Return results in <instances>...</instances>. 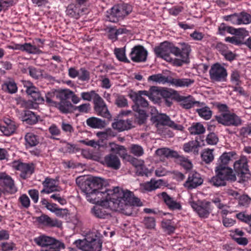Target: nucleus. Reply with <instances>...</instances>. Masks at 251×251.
<instances>
[{
    "mask_svg": "<svg viewBox=\"0 0 251 251\" xmlns=\"http://www.w3.org/2000/svg\"><path fill=\"white\" fill-rule=\"evenodd\" d=\"M109 146L111 151L118 154L121 157L125 159L127 156H130L127 154L126 150L124 146L116 144L114 143H110Z\"/></svg>",
    "mask_w": 251,
    "mask_h": 251,
    "instance_id": "26",
    "label": "nucleus"
},
{
    "mask_svg": "<svg viewBox=\"0 0 251 251\" xmlns=\"http://www.w3.org/2000/svg\"><path fill=\"white\" fill-rule=\"evenodd\" d=\"M235 153L233 151L225 152L219 158L218 165H224L227 166V164Z\"/></svg>",
    "mask_w": 251,
    "mask_h": 251,
    "instance_id": "35",
    "label": "nucleus"
},
{
    "mask_svg": "<svg viewBox=\"0 0 251 251\" xmlns=\"http://www.w3.org/2000/svg\"><path fill=\"white\" fill-rule=\"evenodd\" d=\"M209 182L212 185L216 187L225 186L226 184V180L217 174H216L215 176L211 177Z\"/></svg>",
    "mask_w": 251,
    "mask_h": 251,
    "instance_id": "37",
    "label": "nucleus"
},
{
    "mask_svg": "<svg viewBox=\"0 0 251 251\" xmlns=\"http://www.w3.org/2000/svg\"><path fill=\"white\" fill-rule=\"evenodd\" d=\"M115 104L119 107H125L127 106L128 102L127 99L125 96L117 95L115 100Z\"/></svg>",
    "mask_w": 251,
    "mask_h": 251,
    "instance_id": "49",
    "label": "nucleus"
},
{
    "mask_svg": "<svg viewBox=\"0 0 251 251\" xmlns=\"http://www.w3.org/2000/svg\"><path fill=\"white\" fill-rule=\"evenodd\" d=\"M30 75L35 79H38L40 76H42V70L37 69L34 67H29L28 68Z\"/></svg>",
    "mask_w": 251,
    "mask_h": 251,
    "instance_id": "53",
    "label": "nucleus"
},
{
    "mask_svg": "<svg viewBox=\"0 0 251 251\" xmlns=\"http://www.w3.org/2000/svg\"><path fill=\"white\" fill-rule=\"evenodd\" d=\"M58 95V90H51L47 93L46 96V101L50 104H56L54 101L56 100H58L57 95Z\"/></svg>",
    "mask_w": 251,
    "mask_h": 251,
    "instance_id": "44",
    "label": "nucleus"
},
{
    "mask_svg": "<svg viewBox=\"0 0 251 251\" xmlns=\"http://www.w3.org/2000/svg\"><path fill=\"white\" fill-rule=\"evenodd\" d=\"M156 55L164 59L168 62L172 61V58L170 56V53L174 54L176 56H178L180 54V49L175 47L173 44L165 41L160 44L154 49Z\"/></svg>",
    "mask_w": 251,
    "mask_h": 251,
    "instance_id": "4",
    "label": "nucleus"
},
{
    "mask_svg": "<svg viewBox=\"0 0 251 251\" xmlns=\"http://www.w3.org/2000/svg\"><path fill=\"white\" fill-rule=\"evenodd\" d=\"M215 173L226 181H235L236 180V176L232 169L228 166L217 165L215 168Z\"/></svg>",
    "mask_w": 251,
    "mask_h": 251,
    "instance_id": "13",
    "label": "nucleus"
},
{
    "mask_svg": "<svg viewBox=\"0 0 251 251\" xmlns=\"http://www.w3.org/2000/svg\"><path fill=\"white\" fill-rule=\"evenodd\" d=\"M86 122L89 126L93 128H101L105 126L104 121L95 117L89 118Z\"/></svg>",
    "mask_w": 251,
    "mask_h": 251,
    "instance_id": "27",
    "label": "nucleus"
},
{
    "mask_svg": "<svg viewBox=\"0 0 251 251\" xmlns=\"http://www.w3.org/2000/svg\"><path fill=\"white\" fill-rule=\"evenodd\" d=\"M22 83L24 87L26 88L25 91L27 94L30 96L36 103L40 104L44 101L38 88L34 86L32 83L27 80H23Z\"/></svg>",
    "mask_w": 251,
    "mask_h": 251,
    "instance_id": "9",
    "label": "nucleus"
},
{
    "mask_svg": "<svg viewBox=\"0 0 251 251\" xmlns=\"http://www.w3.org/2000/svg\"><path fill=\"white\" fill-rule=\"evenodd\" d=\"M56 245L54 246H50L45 250L41 251H60V249H64L65 245L63 243L59 241L56 242Z\"/></svg>",
    "mask_w": 251,
    "mask_h": 251,
    "instance_id": "54",
    "label": "nucleus"
},
{
    "mask_svg": "<svg viewBox=\"0 0 251 251\" xmlns=\"http://www.w3.org/2000/svg\"><path fill=\"white\" fill-rule=\"evenodd\" d=\"M34 241L38 246L42 247H48L56 245V242L59 241L45 235H41L34 239Z\"/></svg>",
    "mask_w": 251,
    "mask_h": 251,
    "instance_id": "20",
    "label": "nucleus"
},
{
    "mask_svg": "<svg viewBox=\"0 0 251 251\" xmlns=\"http://www.w3.org/2000/svg\"><path fill=\"white\" fill-rule=\"evenodd\" d=\"M100 204L96 205L91 209L92 214L98 218L104 219L109 215L106 207L113 211H118L126 215H132L134 206H141L140 200L134 197L132 193L119 187L109 190L106 196L100 200Z\"/></svg>",
    "mask_w": 251,
    "mask_h": 251,
    "instance_id": "1",
    "label": "nucleus"
},
{
    "mask_svg": "<svg viewBox=\"0 0 251 251\" xmlns=\"http://www.w3.org/2000/svg\"><path fill=\"white\" fill-rule=\"evenodd\" d=\"M179 100L181 102V105L185 109H190L194 106L202 107L204 104L199 101H196L191 96L187 97L180 96Z\"/></svg>",
    "mask_w": 251,
    "mask_h": 251,
    "instance_id": "18",
    "label": "nucleus"
},
{
    "mask_svg": "<svg viewBox=\"0 0 251 251\" xmlns=\"http://www.w3.org/2000/svg\"><path fill=\"white\" fill-rule=\"evenodd\" d=\"M100 95L96 93L95 91H91L87 92H82L81 93V98L84 100H87L89 101H91L93 100V102Z\"/></svg>",
    "mask_w": 251,
    "mask_h": 251,
    "instance_id": "43",
    "label": "nucleus"
},
{
    "mask_svg": "<svg viewBox=\"0 0 251 251\" xmlns=\"http://www.w3.org/2000/svg\"><path fill=\"white\" fill-rule=\"evenodd\" d=\"M94 110L96 113L102 117L110 119L111 115L103 100L99 96L94 102Z\"/></svg>",
    "mask_w": 251,
    "mask_h": 251,
    "instance_id": "11",
    "label": "nucleus"
},
{
    "mask_svg": "<svg viewBox=\"0 0 251 251\" xmlns=\"http://www.w3.org/2000/svg\"><path fill=\"white\" fill-rule=\"evenodd\" d=\"M22 120L26 124L33 125L38 121L37 117L31 111L25 110L21 117Z\"/></svg>",
    "mask_w": 251,
    "mask_h": 251,
    "instance_id": "25",
    "label": "nucleus"
},
{
    "mask_svg": "<svg viewBox=\"0 0 251 251\" xmlns=\"http://www.w3.org/2000/svg\"><path fill=\"white\" fill-rule=\"evenodd\" d=\"M159 186L158 181H152L151 180L144 184V188L149 191H151L157 188Z\"/></svg>",
    "mask_w": 251,
    "mask_h": 251,
    "instance_id": "61",
    "label": "nucleus"
},
{
    "mask_svg": "<svg viewBox=\"0 0 251 251\" xmlns=\"http://www.w3.org/2000/svg\"><path fill=\"white\" fill-rule=\"evenodd\" d=\"M147 50L141 45L134 46L129 54L131 59L135 62L145 61L147 60Z\"/></svg>",
    "mask_w": 251,
    "mask_h": 251,
    "instance_id": "10",
    "label": "nucleus"
},
{
    "mask_svg": "<svg viewBox=\"0 0 251 251\" xmlns=\"http://www.w3.org/2000/svg\"><path fill=\"white\" fill-rule=\"evenodd\" d=\"M102 234L99 230L90 232L83 240L75 241L74 244L83 251H101Z\"/></svg>",
    "mask_w": 251,
    "mask_h": 251,
    "instance_id": "3",
    "label": "nucleus"
},
{
    "mask_svg": "<svg viewBox=\"0 0 251 251\" xmlns=\"http://www.w3.org/2000/svg\"><path fill=\"white\" fill-rule=\"evenodd\" d=\"M76 182L85 193L88 201L93 203H97L106 196L109 190L105 189L104 192L100 191L102 189L103 180L100 177L88 176L78 177Z\"/></svg>",
    "mask_w": 251,
    "mask_h": 251,
    "instance_id": "2",
    "label": "nucleus"
},
{
    "mask_svg": "<svg viewBox=\"0 0 251 251\" xmlns=\"http://www.w3.org/2000/svg\"><path fill=\"white\" fill-rule=\"evenodd\" d=\"M144 223L146 228L153 229L155 226V219L153 217H146L144 220Z\"/></svg>",
    "mask_w": 251,
    "mask_h": 251,
    "instance_id": "57",
    "label": "nucleus"
},
{
    "mask_svg": "<svg viewBox=\"0 0 251 251\" xmlns=\"http://www.w3.org/2000/svg\"><path fill=\"white\" fill-rule=\"evenodd\" d=\"M14 167L17 170L21 171L20 176L23 179H25L28 175H31L34 171L32 164L19 162L15 163Z\"/></svg>",
    "mask_w": 251,
    "mask_h": 251,
    "instance_id": "16",
    "label": "nucleus"
},
{
    "mask_svg": "<svg viewBox=\"0 0 251 251\" xmlns=\"http://www.w3.org/2000/svg\"><path fill=\"white\" fill-rule=\"evenodd\" d=\"M2 89L4 91L10 94L15 93L17 91L16 84L14 81H8L2 85Z\"/></svg>",
    "mask_w": 251,
    "mask_h": 251,
    "instance_id": "41",
    "label": "nucleus"
},
{
    "mask_svg": "<svg viewBox=\"0 0 251 251\" xmlns=\"http://www.w3.org/2000/svg\"><path fill=\"white\" fill-rule=\"evenodd\" d=\"M29 53L35 54L41 52L38 48L32 45L30 43H25L23 44V50Z\"/></svg>",
    "mask_w": 251,
    "mask_h": 251,
    "instance_id": "50",
    "label": "nucleus"
},
{
    "mask_svg": "<svg viewBox=\"0 0 251 251\" xmlns=\"http://www.w3.org/2000/svg\"><path fill=\"white\" fill-rule=\"evenodd\" d=\"M233 167L235 172L238 175H240L241 177V180H239V182L246 181L248 177H246L245 175H250L247 158L245 156H241L240 159L235 162Z\"/></svg>",
    "mask_w": 251,
    "mask_h": 251,
    "instance_id": "7",
    "label": "nucleus"
},
{
    "mask_svg": "<svg viewBox=\"0 0 251 251\" xmlns=\"http://www.w3.org/2000/svg\"><path fill=\"white\" fill-rule=\"evenodd\" d=\"M156 121L163 126H167L175 129L182 130L183 128L181 125H177L171 120L170 117L166 114H161L158 115L156 117Z\"/></svg>",
    "mask_w": 251,
    "mask_h": 251,
    "instance_id": "17",
    "label": "nucleus"
},
{
    "mask_svg": "<svg viewBox=\"0 0 251 251\" xmlns=\"http://www.w3.org/2000/svg\"><path fill=\"white\" fill-rule=\"evenodd\" d=\"M148 80L152 81L159 84H165L166 83L171 84V77L166 76L161 74H158L150 76Z\"/></svg>",
    "mask_w": 251,
    "mask_h": 251,
    "instance_id": "29",
    "label": "nucleus"
},
{
    "mask_svg": "<svg viewBox=\"0 0 251 251\" xmlns=\"http://www.w3.org/2000/svg\"><path fill=\"white\" fill-rule=\"evenodd\" d=\"M161 196L163 200L169 209L172 210H180L181 206L179 202H176L166 192H162Z\"/></svg>",
    "mask_w": 251,
    "mask_h": 251,
    "instance_id": "24",
    "label": "nucleus"
},
{
    "mask_svg": "<svg viewBox=\"0 0 251 251\" xmlns=\"http://www.w3.org/2000/svg\"><path fill=\"white\" fill-rule=\"evenodd\" d=\"M129 150L131 154L137 157H140L144 153L143 147L137 144H131Z\"/></svg>",
    "mask_w": 251,
    "mask_h": 251,
    "instance_id": "39",
    "label": "nucleus"
},
{
    "mask_svg": "<svg viewBox=\"0 0 251 251\" xmlns=\"http://www.w3.org/2000/svg\"><path fill=\"white\" fill-rule=\"evenodd\" d=\"M9 123L6 122V125L0 126V130L6 136H9L13 133L16 129V126L12 121L7 120Z\"/></svg>",
    "mask_w": 251,
    "mask_h": 251,
    "instance_id": "32",
    "label": "nucleus"
},
{
    "mask_svg": "<svg viewBox=\"0 0 251 251\" xmlns=\"http://www.w3.org/2000/svg\"><path fill=\"white\" fill-rule=\"evenodd\" d=\"M125 47L123 48H115L114 50V53L118 60L125 62H128V60L126 56Z\"/></svg>",
    "mask_w": 251,
    "mask_h": 251,
    "instance_id": "46",
    "label": "nucleus"
},
{
    "mask_svg": "<svg viewBox=\"0 0 251 251\" xmlns=\"http://www.w3.org/2000/svg\"><path fill=\"white\" fill-rule=\"evenodd\" d=\"M219 123L225 126H238L241 124L240 118L235 114L228 113H222L220 115L215 117Z\"/></svg>",
    "mask_w": 251,
    "mask_h": 251,
    "instance_id": "8",
    "label": "nucleus"
},
{
    "mask_svg": "<svg viewBox=\"0 0 251 251\" xmlns=\"http://www.w3.org/2000/svg\"><path fill=\"white\" fill-rule=\"evenodd\" d=\"M66 14L71 17L78 19L82 11L78 5L71 4L67 8Z\"/></svg>",
    "mask_w": 251,
    "mask_h": 251,
    "instance_id": "28",
    "label": "nucleus"
},
{
    "mask_svg": "<svg viewBox=\"0 0 251 251\" xmlns=\"http://www.w3.org/2000/svg\"><path fill=\"white\" fill-rule=\"evenodd\" d=\"M206 141L209 145H216L218 142V138L214 133L211 132L207 136Z\"/></svg>",
    "mask_w": 251,
    "mask_h": 251,
    "instance_id": "58",
    "label": "nucleus"
},
{
    "mask_svg": "<svg viewBox=\"0 0 251 251\" xmlns=\"http://www.w3.org/2000/svg\"><path fill=\"white\" fill-rule=\"evenodd\" d=\"M201 157L206 163L211 162L214 159L213 150L205 149L201 154Z\"/></svg>",
    "mask_w": 251,
    "mask_h": 251,
    "instance_id": "48",
    "label": "nucleus"
},
{
    "mask_svg": "<svg viewBox=\"0 0 251 251\" xmlns=\"http://www.w3.org/2000/svg\"><path fill=\"white\" fill-rule=\"evenodd\" d=\"M122 7L120 4L113 6L110 10V13L107 15L108 20L111 22L115 23L120 19H123L124 16L122 14Z\"/></svg>",
    "mask_w": 251,
    "mask_h": 251,
    "instance_id": "21",
    "label": "nucleus"
},
{
    "mask_svg": "<svg viewBox=\"0 0 251 251\" xmlns=\"http://www.w3.org/2000/svg\"><path fill=\"white\" fill-rule=\"evenodd\" d=\"M36 220L39 224L48 226L59 227L61 225L60 221L56 219H52L46 215L37 217Z\"/></svg>",
    "mask_w": 251,
    "mask_h": 251,
    "instance_id": "22",
    "label": "nucleus"
},
{
    "mask_svg": "<svg viewBox=\"0 0 251 251\" xmlns=\"http://www.w3.org/2000/svg\"><path fill=\"white\" fill-rule=\"evenodd\" d=\"M103 164L109 168L116 170L119 169L121 165L119 157L113 153L104 156Z\"/></svg>",
    "mask_w": 251,
    "mask_h": 251,
    "instance_id": "14",
    "label": "nucleus"
},
{
    "mask_svg": "<svg viewBox=\"0 0 251 251\" xmlns=\"http://www.w3.org/2000/svg\"><path fill=\"white\" fill-rule=\"evenodd\" d=\"M226 42H228L236 45H239L244 44L243 41L239 38L235 36L232 37H227L225 39Z\"/></svg>",
    "mask_w": 251,
    "mask_h": 251,
    "instance_id": "62",
    "label": "nucleus"
},
{
    "mask_svg": "<svg viewBox=\"0 0 251 251\" xmlns=\"http://www.w3.org/2000/svg\"><path fill=\"white\" fill-rule=\"evenodd\" d=\"M189 131L191 134H201L205 131V128L202 125L199 123L193 124L189 128Z\"/></svg>",
    "mask_w": 251,
    "mask_h": 251,
    "instance_id": "36",
    "label": "nucleus"
},
{
    "mask_svg": "<svg viewBox=\"0 0 251 251\" xmlns=\"http://www.w3.org/2000/svg\"><path fill=\"white\" fill-rule=\"evenodd\" d=\"M56 181L54 179L46 178L44 181L43 182V185L45 188H48L50 190H52V192L58 191L59 190L57 188V186L55 185Z\"/></svg>",
    "mask_w": 251,
    "mask_h": 251,
    "instance_id": "45",
    "label": "nucleus"
},
{
    "mask_svg": "<svg viewBox=\"0 0 251 251\" xmlns=\"http://www.w3.org/2000/svg\"><path fill=\"white\" fill-rule=\"evenodd\" d=\"M210 78L212 82H224L226 80V69L219 63L213 64L209 70Z\"/></svg>",
    "mask_w": 251,
    "mask_h": 251,
    "instance_id": "5",
    "label": "nucleus"
},
{
    "mask_svg": "<svg viewBox=\"0 0 251 251\" xmlns=\"http://www.w3.org/2000/svg\"><path fill=\"white\" fill-rule=\"evenodd\" d=\"M72 94H73V91L69 89H61L58 90V95L57 97L60 101H69L68 100L71 98Z\"/></svg>",
    "mask_w": 251,
    "mask_h": 251,
    "instance_id": "38",
    "label": "nucleus"
},
{
    "mask_svg": "<svg viewBox=\"0 0 251 251\" xmlns=\"http://www.w3.org/2000/svg\"><path fill=\"white\" fill-rule=\"evenodd\" d=\"M197 111L201 117L203 118L205 120L209 119L211 117L212 111L210 110V108L207 106L200 109H197Z\"/></svg>",
    "mask_w": 251,
    "mask_h": 251,
    "instance_id": "47",
    "label": "nucleus"
},
{
    "mask_svg": "<svg viewBox=\"0 0 251 251\" xmlns=\"http://www.w3.org/2000/svg\"><path fill=\"white\" fill-rule=\"evenodd\" d=\"M177 163L179 164L185 169L188 170L192 168L191 162L184 156L179 157L177 159Z\"/></svg>",
    "mask_w": 251,
    "mask_h": 251,
    "instance_id": "52",
    "label": "nucleus"
},
{
    "mask_svg": "<svg viewBox=\"0 0 251 251\" xmlns=\"http://www.w3.org/2000/svg\"><path fill=\"white\" fill-rule=\"evenodd\" d=\"M193 79L188 78H174L171 77V84L176 87H188L194 83Z\"/></svg>",
    "mask_w": 251,
    "mask_h": 251,
    "instance_id": "30",
    "label": "nucleus"
},
{
    "mask_svg": "<svg viewBox=\"0 0 251 251\" xmlns=\"http://www.w3.org/2000/svg\"><path fill=\"white\" fill-rule=\"evenodd\" d=\"M231 80L235 85H240L241 81L240 80V75L237 71H234L231 75Z\"/></svg>",
    "mask_w": 251,
    "mask_h": 251,
    "instance_id": "64",
    "label": "nucleus"
},
{
    "mask_svg": "<svg viewBox=\"0 0 251 251\" xmlns=\"http://www.w3.org/2000/svg\"><path fill=\"white\" fill-rule=\"evenodd\" d=\"M133 110L137 112L135 115L136 120L139 125L144 124L147 119V115L145 111L140 109L137 106H133Z\"/></svg>",
    "mask_w": 251,
    "mask_h": 251,
    "instance_id": "33",
    "label": "nucleus"
},
{
    "mask_svg": "<svg viewBox=\"0 0 251 251\" xmlns=\"http://www.w3.org/2000/svg\"><path fill=\"white\" fill-rule=\"evenodd\" d=\"M25 145L27 148L36 146L39 143L37 136L32 133H27L25 136Z\"/></svg>",
    "mask_w": 251,
    "mask_h": 251,
    "instance_id": "34",
    "label": "nucleus"
},
{
    "mask_svg": "<svg viewBox=\"0 0 251 251\" xmlns=\"http://www.w3.org/2000/svg\"><path fill=\"white\" fill-rule=\"evenodd\" d=\"M241 20V24H248L251 22V16L244 12L239 14Z\"/></svg>",
    "mask_w": 251,
    "mask_h": 251,
    "instance_id": "60",
    "label": "nucleus"
},
{
    "mask_svg": "<svg viewBox=\"0 0 251 251\" xmlns=\"http://www.w3.org/2000/svg\"><path fill=\"white\" fill-rule=\"evenodd\" d=\"M203 183V179L200 174L197 172L191 173L184 185L188 189L197 188Z\"/></svg>",
    "mask_w": 251,
    "mask_h": 251,
    "instance_id": "15",
    "label": "nucleus"
},
{
    "mask_svg": "<svg viewBox=\"0 0 251 251\" xmlns=\"http://www.w3.org/2000/svg\"><path fill=\"white\" fill-rule=\"evenodd\" d=\"M161 89L157 86H151L150 89V99L152 100L160 99Z\"/></svg>",
    "mask_w": 251,
    "mask_h": 251,
    "instance_id": "42",
    "label": "nucleus"
},
{
    "mask_svg": "<svg viewBox=\"0 0 251 251\" xmlns=\"http://www.w3.org/2000/svg\"><path fill=\"white\" fill-rule=\"evenodd\" d=\"M56 104V107L62 113H68L69 112L70 108L73 106L70 101H60Z\"/></svg>",
    "mask_w": 251,
    "mask_h": 251,
    "instance_id": "40",
    "label": "nucleus"
},
{
    "mask_svg": "<svg viewBox=\"0 0 251 251\" xmlns=\"http://www.w3.org/2000/svg\"><path fill=\"white\" fill-rule=\"evenodd\" d=\"M225 20L230 21L234 25H241L239 14L234 13L232 15L226 16L224 17Z\"/></svg>",
    "mask_w": 251,
    "mask_h": 251,
    "instance_id": "51",
    "label": "nucleus"
},
{
    "mask_svg": "<svg viewBox=\"0 0 251 251\" xmlns=\"http://www.w3.org/2000/svg\"><path fill=\"white\" fill-rule=\"evenodd\" d=\"M191 51L190 46L188 45L183 44L180 50V54L178 56L180 57V60H178L177 62L178 66H181L183 63H187L189 62V55Z\"/></svg>",
    "mask_w": 251,
    "mask_h": 251,
    "instance_id": "23",
    "label": "nucleus"
},
{
    "mask_svg": "<svg viewBox=\"0 0 251 251\" xmlns=\"http://www.w3.org/2000/svg\"><path fill=\"white\" fill-rule=\"evenodd\" d=\"M200 146V143L197 140L189 141L183 145V150L185 152L193 151L195 154H198V147Z\"/></svg>",
    "mask_w": 251,
    "mask_h": 251,
    "instance_id": "31",
    "label": "nucleus"
},
{
    "mask_svg": "<svg viewBox=\"0 0 251 251\" xmlns=\"http://www.w3.org/2000/svg\"><path fill=\"white\" fill-rule=\"evenodd\" d=\"M78 77L82 81H88L90 79V73L85 68H82L79 70Z\"/></svg>",
    "mask_w": 251,
    "mask_h": 251,
    "instance_id": "55",
    "label": "nucleus"
},
{
    "mask_svg": "<svg viewBox=\"0 0 251 251\" xmlns=\"http://www.w3.org/2000/svg\"><path fill=\"white\" fill-rule=\"evenodd\" d=\"M80 142L88 146H90L95 148L99 149L101 146L100 144V141L96 142L94 140H89L88 139L82 140Z\"/></svg>",
    "mask_w": 251,
    "mask_h": 251,
    "instance_id": "56",
    "label": "nucleus"
},
{
    "mask_svg": "<svg viewBox=\"0 0 251 251\" xmlns=\"http://www.w3.org/2000/svg\"><path fill=\"white\" fill-rule=\"evenodd\" d=\"M162 227L164 230L168 234L173 233L175 231V228L174 226H172L170 222L168 221H163L162 222Z\"/></svg>",
    "mask_w": 251,
    "mask_h": 251,
    "instance_id": "59",
    "label": "nucleus"
},
{
    "mask_svg": "<svg viewBox=\"0 0 251 251\" xmlns=\"http://www.w3.org/2000/svg\"><path fill=\"white\" fill-rule=\"evenodd\" d=\"M121 7H122V14L124 17L128 15L132 10V6L126 3L120 4Z\"/></svg>",
    "mask_w": 251,
    "mask_h": 251,
    "instance_id": "63",
    "label": "nucleus"
},
{
    "mask_svg": "<svg viewBox=\"0 0 251 251\" xmlns=\"http://www.w3.org/2000/svg\"><path fill=\"white\" fill-rule=\"evenodd\" d=\"M112 127L119 131H123L131 129L133 127L132 119L119 120L112 123Z\"/></svg>",
    "mask_w": 251,
    "mask_h": 251,
    "instance_id": "19",
    "label": "nucleus"
},
{
    "mask_svg": "<svg viewBox=\"0 0 251 251\" xmlns=\"http://www.w3.org/2000/svg\"><path fill=\"white\" fill-rule=\"evenodd\" d=\"M0 184L4 190L10 194H14L17 191L13 179L5 173H0Z\"/></svg>",
    "mask_w": 251,
    "mask_h": 251,
    "instance_id": "12",
    "label": "nucleus"
},
{
    "mask_svg": "<svg viewBox=\"0 0 251 251\" xmlns=\"http://www.w3.org/2000/svg\"><path fill=\"white\" fill-rule=\"evenodd\" d=\"M190 204L193 209L202 218H207L212 211L211 203L206 201H198L197 202L192 201Z\"/></svg>",
    "mask_w": 251,
    "mask_h": 251,
    "instance_id": "6",
    "label": "nucleus"
}]
</instances>
